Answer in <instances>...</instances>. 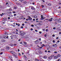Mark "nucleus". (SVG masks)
Masks as SVG:
<instances>
[{
    "label": "nucleus",
    "mask_w": 61,
    "mask_h": 61,
    "mask_svg": "<svg viewBox=\"0 0 61 61\" xmlns=\"http://www.w3.org/2000/svg\"><path fill=\"white\" fill-rule=\"evenodd\" d=\"M48 60H49V61H50L51 60H52V57L51 56H49L48 57Z\"/></svg>",
    "instance_id": "1"
},
{
    "label": "nucleus",
    "mask_w": 61,
    "mask_h": 61,
    "mask_svg": "<svg viewBox=\"0 0 61 61\" xmlns=\"http://www.w3.org/2000/svg\"><path fill=\"white\" fill-rule=\"evenodd\" d=\"M28 17H29L28 19L29 20H32V18H31V16H28Z\"/></svg>",
    "instance_id": "2"
},
{
    "label": "nucleus",
    "mask_w": 61,
    "mask_h": 61,
    "mask_svg": "<svg viewBox=\"0 0 61 61\" xmlns=\"http://www.w3.org/2000/svg\"><path fill=\"white\" fill-rule=\"evenodd\" d=\"M55 20H56L57 21V22H58V23H59V22H60L61 21V20L60 19H59V20H57V19H56Z\"/></svg>",
    "instance_id": "3"
},
{
    "label": "nucleus",
    "mask_w": 61,
    "mask_h": 61,
    "mask_svg": "<svg viewBox=\"0 0 61 61\" xmlns=\"http://www.w3.org/2000/svg\"><path fill=\"white\" fill-rule=\"evenodd\" d=\"M25 34V32H23L20 33V35H21V36H23V35H24Z\"/></svg>",
    "instance_id": "4"
},
{
    "label": "nucleus",
    "mask_w": 61,
    "mask_h": 61,
    "mask_svg": "<svg viewBox=\"0 0 61 61\" xmlns=\"http://www.w3.org/2000/svg\"><path fill=\"white\" fill-rule=\"evenodd\" d=\"M10 53L11 54H13V55H15V53L13 51H11L10 52Z\"/></svg>",
    "instance_id": "5"
},
{
    "label": "nucleus",
    "mask_w": 61,
    "mask_h": 61,
    "mask_svg": "<svg viewBox=\"0 0 61 61\" xmlns=\"http://www.w3.org/2000/svg\"><path fill=\"white\" fill-rule=\"evenodd\" d=\"M41 18L42 19V20H43V19H44V16H43L42 15H41Z\"/></svg>",
    "instance_id": "6"
},
{
    "label": "nucleus",
    "mask_w": 61,
    "mask_h": 61,
    "mask_svg": "<svg viewBox=\"0 0 61 61\" xmlns=\"http://www.w3.org/2000/svg\"><path fill=\"white\" fill-rule=\"evenodd\" d=\"M54 58L55 59H57L58 58V57L57 56H54Z\"/></svg>",
    "instance_id": "7"
},
{
    "label": "nucleus",
    "mask_w": 61,
    "mask_h": 61,
    "mask_svg": "<svg viewBox=\"0 0 61 61\" xmlns=\"http://www.w3.org/2000/svg\"><path fill=\"white\" fill-rule=\"evenodd\" d=\"M5 20H3L2 21V23L3 24H5Z\"/></svg>",
    "instance_id": "8"
},
{
    "label": "nucleus",
    "mask_w": 61,
    "mask_h": 61,
    "mask_svg": "<svg viewBox=\"0 0 61 61\" xmlns=\"http://www.w3.org/2000/svg\"><path fill=\"white\" fill-rule=\"evenodd\" d=\"M10 48L8 46H7L6 47V49L7 50H8V49H9Z\"/></svg>",
    "instance_id": "9"
},
{
    "label": "nucleus",
    "mask_w": 61,
    "mask_h": 61,
    "mask_svg": "<svg viewBox=\"0 0 61 61\" xmlns=\"http://www.w3.org/2000/svg\"><path fill=\"white\" fill-rule=\"evenodd\" d=\"M24 57L25 58V59H27V57H26V56H25V55H24Z\"/></svg>",
    "instance_id": "10"
},
{
    "label": "nucleus",
    "mask_w": 61,
    "mask_h": 61,
    "mask_svg": "<svg viewBox=\"0 0 61 61\" xmlns=\"http://www.w3.org/2000/svg\"><path fill=\"white\" fill-rule=\"evenodd\" d=\"M31 9L32 10H35V8L33 7H31Z\"/></svg>",
    "instance_id": "11"
},
{
    "label": "nucleus",
    "mask_w": 61,
    "mask_h": 61,
    "mask_svg": "<svg viewBox=\"0 0 61 61\" xmlns=\"http://www.w3.org/2000/svg\"><path fill=\"white\" fill-rule=\"evenodd\" d=\"M43 58H45V59H46L47 58V56H44Z\"/></svg>",
    "instance_id": "12"
},
{
    "label": "nucleus",
    "mask_w": 61,
    "mask_h": 61,
    "mask_svg": "<svg viewBox=\"0 0 61 61\" xmlns=\"http://www.w3.org/2000/svg\"><path fill=\"white\" fill-rule=\"evenodd\" d=\"M61 55L60 54H58L57 55V56L58 57H60Z\"/></svg>",
    "instance_id": "13"
},
{
    "label": "nucleus",
    "mask_w": 61,
    "mask_h": 61,
    "mask_svg": "<svg viewBox=\"0 0 61 61\" xmlns=\"http://www.w3.org/2000/svg\"><path fill=\"white\" fill-rule=\"evenodd\" d=\"M23 18V17H20L19 18L20 19H22Z\"/></svg>",
    "instance_id": "14"
},
{
    "label": "nucleus",
    "mask_w": 61,
    "mask_h": 61,
    "mask_svg": "<svg viewBox=\"0 0 61 61\" xmlns=\"http://www.w3.org/2000/svg\"><path fill=\"white\" fill-rule=\"evenodd\" d=\"M14 56L15 57V58H18V57L14 55Z\"/></svg>",
    "instance_id": "15"
},
{
    "label": "nucleus",
    "mask_w": 61,
    "mask_h": 61,
    "mask_svg": "<svg viewBox=\"0 0 61 61\" xmlns=\"http://www.w3.org/2000/svg\"><path fill=\"white\" fill-rule=\"evenodd\" d=\"M9 17H13V15H9Z\"/></svg>",
    "instance_id": "16"
},
{
    "label": "nucleus",
    "mask_w": 61,
    "mask_h": 61,
    "mask_svg": "<svg viewBox=\"0 0 61 61\" xmlns=\"http://www.w3.org/2000/svg\"><path fill=\"white\" fill-rule=\"evenodd\" d=\"M1 42H5V40H1Z\"/></svg>",
    "instance_id": "17"
},
{
    "label": "nucleus",
    "mask_w": 61,
    "mask_h": 61,
    "mask_svg": "<svg viewBox=\"0 0 61 61\" xmlns=\"http://www.w3.org/2000/svg\"><path fill=\"white\" fill-rule=\"evenodd\" d=\"M4 35H6L7 36L8 35V34H7V32H5V34H4Z\"/></svg>",
    "instance_id": "18"
},
{
    "label": "nucleus",
    "mask_w": 61,
    "mask_h": 61,
    "mask_svg": "<svg viewBox=\"0 0 61 61\" xmlns=\"http://www.w3.org/2000/svg\"><path fill=\"white\" fill-rule=\"evenodd\" d=\"M10 37L11 38V39H12L13 38V36H10Z\"/></svg>",
    "instance_id": "19"
},
{
    "label": "nucleus",
    "mask_w": 61,
    "mask_h": 61,
    "mask_svg": "<svg viewBox=\"0 0 61 61\" xmlns=\"http://www.w3.org/2000/svg\"><path fill=\"white\" fill-rule=\"evenodd\" d=\"M56 44H55L54 45H53V47H55V46H56Z\"/></svg>",
    "instance_id": "20"
},
{
    "label": "nucleus",
    "mask_w": 61,
    "mask_h": 61,
    "mask_svg": "<svg viewBox=\"0 0 61 61\" xmlns=\"http://www.w3.org/2000/svg\"><path fill=\"white\" fill-rule=\"evenodd\" d=\"M34 18H37V16H34Z\"/></svg>",
    "instance_id": "21"
},
{
    "label": "nucleus",
    "mask_w": 61,
    "mask_h": 61,
    "mask_svg": "<svg viewBox=\"0 0 61 61\" xmlns=\"http://www.w3.org/2000/svg\"><path fill=\"white\" fill-rule=\"evenodd\" d=\"M3 38H6V37L5 36H3Z\"/></svg>",
    "instance_id": "22"
},
{
    "label": "nucleus",
    "mask_w": 61,
    "mask_h": 61,
    "mask_svg": "<svg viewBox=\"0 0 61 61\" xmlns=\"http://www.w3.org/2000/svg\"><path fill=\"white\" fill-rule=\"evenodd\" d=\"M49 21H53V20H51V19H49Z\"/></svg>",
    "instance_id": "23"
},
{
    "label": "nucleus",
    "mask_w": 61,
    "mask_h": 61,
    "mask_svg": "<svg viewBox=\"0 0 61 61\" xmlns=\"http://www.w3.org/2000/svg\"><path fill=\"white\" fill-rule=\"evenodd\" d=\"M10 46H13V44H10Z\"/></svg>",
    "instance_id": "24"
},
{
    "label": "nucleus",
    "mask_w": 61,
    "mask_h": 61,
    "mask_svg": "<svg viewBox=\"0 0 61 61\" xmlns=\"http://www.w3.org/2000/svg\"><path fill=\"white\" fill-rule=\"evenodd\" d=\"M44 36H45V37H46V36H47V35H46V34H45L44 35Z\"/></svg>",
    "instance_id": "25"
},
{
    "label": "nucleus",
    "mask_w": 61,
    "mask_h": 61,
    "mask_svg": "<svg viewBox=\"0 0 61 61\" xmlns=\"http://www.w3.org/2000/svg\"><path fill=\"white\" fill-rule=\"evenodd\" d=\"M4 15V14L3 13H2V14H0L1 15V16H2V15Z\"/></svg>",
    "instance_id": "26"
},
{
    "label": "nucleus",
    "mask_w": 61,
    "mask_h": 61,
    "mask_svg": "<svg viewBox=\"0 0 61 61\" xmlns=\"http://www.w3.org/2000/svg\"><path fill=\"white\" fill-rule=\"evenodd\" d=\"M35 61H39V60L38 59H35Z\"/></svg>",
    "instance_id": "27"
},
{
    "label": "nucleus",
    "mask_w": 61,
    "mask_h": 61,
    "mask_svg": "<svg viewBox=\"0 0 61 61\" xmlns=\"http://www.w3.org/2000/svg\"><path fill=\"white\" fill-rule=\"evenodd\" d=\"M39 54H42V52L41 51H40L39 52Z\"/></svg>",
    "instance_id": "28"
},
{
    "label": "nucleus",
    "mask_w": 61,
    "mask_h": 61,
    "mask_svg": "<svg viewBox=\"0 0 61 61\" xmlns=\"http://www.w3.org/2000/svg\"><path fill=\"white\" fill-rule=\"evenodd\" d=\"M31 26H32V27H34V25L32 24L31 25Z\"/></svg>",
    "instance_id": "29"
},
{
    "label": "nucleus",
    "mask_w": 61,
    "mask_h": 61,
    "mask_svg": "<svg viewBox=\"0 0 61 61\" xmlns=\"http://www.w3.org/2000/svg\"><path fill=\"white\" fill-rule=\"evenodd\" d=\"M16 46V44H14L13 45V46Z\"/></svg>",
    "instance_id": "30"
},
{
    "label": "nucleus",
    "mask_w": 61,
    "mask_h": 61,
    "mask_svg": "<svg viewBox=\"0 0 61 61\" xmlns=\"http://www.w3.org/2000/svg\"><path fill=\"white\" fill-rule=\"evenodd\" d=\"M52 36H53V37H55V35L54 34H53L52 35Z\"/></svg>",
    "instance_id": "31"
},
{
    "label": "nucleus",
    "mask_w": 61,
    "mask_h": 61,
    "mask_svg": "<svg viewBox=\"0 0 61 61\" xmlns=\"http://www.w3.org/2000/svg\"><path fill=\"white\" fill-rule=\"evenodd\" d=\"M60 60V59H58L56 60V61H59Z\"/></svg>",
    "instance_id": "32"
},
{
    "label": "nucleus",
    "mask_w": 61,
    "mask_h": 61,
    "mask_svg": "<svg viewBox=\"0 0 61 61\" xmlns=\"http://www.w3.org/2000/svg\"><path fill=\"white\" fill-rule=\"evenodd\" d=\"M27 3V2H26V1H24V4H26Z\"/></svg>",
    "instance_id": "33"
},
{
    "label": "nucleus",
    "mask_w": 61,
    "mask_h": 61,
    "mask_svg": "<svg viewBox=\"0 0 61 61\" xmlns=\"http://www.w3.org/2000/svg\"><path fill=\"white\" fill-rule=\"evenodd\" d=\"M19 0L21 2H22V1H23V0Z\"/></svg>",
    "instance_id": "34"
},
{
    "label": "nucleus",
    "mask_w": 61,
    "mask_h": 61,
    "mask_svg": "<svg viewBox=\"0 0 61 61\" xmlns=\"http://www.w3.org/2000/svg\"><path fill=\"white\" fill-rule=\"evenodd\" d=\"M51 5V3H49L48 4V5L50 6V5Z\"/></svg>",
    "instance_id": "35"
},
{
    "label": "nucleus",
    "mask_w": 61,
    "mask_h": 61,
    "mask_svg": "<svg viewBox=\"0 0 61 61\" xmlns=\"http://www.w3.org/2000/svg\"><path fill=\"white\" fill-rule=\"evenodd\" d=\"M19 56H21V54L19 53Z\"/></svg>",
    "instance_id": "36"
},
{
    "label": "nucleus",
    "mask_w": 61,
    "mask_h": 61,
    "mask_svg": "<svg viewBox=\"0 0 61 61\" xmlns=\"http://www.w3.org/2000/svg\"><path fill=\"white\" fill-rule=\"evenodd\" d=\"M24 44H27L26 42H24Z\"/></svg>",
    "instance_id": "37"
},
{
    "label": "nucleus",
    "mask_w": 61,
    "mask_h": 61,
    "mask_svg": "<svg viewBox=\"0 0 61 61\" xmlns=\"http://www.w3.org/2000/svg\"><path fill=\"white\" fill-rule=\"evenodd\" d=\"M29 51H28V52H27V53L29 54Z\"/></svg>",
    "instance_id": "38"
},
{
    "label": "nucleus",
    "mask_w": 61,
    "mask_h": 61,
    "mask_svg": "<svg viewBox=\"0 0 61 61\" xmlns=\"http://www.w3.org/2000/svg\"><path fill=\"white\" fill-rule=\"evenodd\" d=\"M14 9H16V8L15 7H14Z\"/></svg>",
    "instance_id": "39"
},
{
    "label": "nucleus",
    "mask_w": 61,
    "mask_h": 61,
    "mask_svg": "<svg viewBox=\"0 0 61 61\" xmlns=\"http://www.w3.org/2000/svg\"><path fill=\"white\" fill-rule=\"evenodd\" d=\"M16 34L17 35H18V33L16 31Z\"/></svg>",
    "instance_id": "40"
},
{
    "label": "nucleus",
    "mask_w": 61,
    "mask_h": 61,
    "mask_svg": "<svg viewBox=\"0 0 61 61\" xmlns=\"http://www.w3.org/2000/svg\"><path fill=\"white\" fill-rule=\"evenodd\" d=\"M9 57L10 58H12V57L11 56H9Z\"/></svg>",
    "instance_id": "41"
},
{
    "label": "nucleus",
    "mask_w": 61,
    "mask_h": 61,
    "mask_svg": "<svg viewBox=\"0 0 61 61\" xmlns=\"http://www.w3.org/2000/svg\"><path fill=\"white\" fill-rule=\"evenodd\" d=\"M54 53H57V52L56 51H54Z\"/></svg>",
    "instance_id": "42"
},
{
    "label": "nucleus",
    "mask_w": 61,
    "mask_h": 61,
    "mask_svg": "<svg viewBox=\"0 0 61 61\" xmlns=\"http://www.w3.org/2000/svg\"><path fill=\"white\" fill-rule=\"evenodd\" d=\"M37 42H38V41H35V42L36 43H36H37Z\"/></svg>",
    "instance_id": "43"
},
{
    "label": "nucleus",
    "mask_w": 61,
    "mask_h": 61,
    "mask_svg": "<svg viewBox=\"0 0 61 61\" xmlns=\"http://www.w3.org/2000/svg\"><path fill=\"white\" fill-rule=\"evenodd\" d=\"M59 49H61V46H60L59 47Z\"/></svg>",
    "instance_id": "44"
},
{
    "label": "nucleus",
    "mask_w": 61,
    "mask_h": 61,
    "mask_svg": "<svg viewBox=\"0 0 61 61\" xmlns=\"http://www.w3.org/2000/svg\"><path fill=\"white\" fill-rule=\"evenodd\" d=\"M0 39H3V37H0Z\"/></svg>",
    "instance_id": "45"
},
{
    "label": "nucleus",
    "mask_w": 61,
    "mask_h": 61,
    "mask_svg": "<svg viewBox=\"0 0 61 61\" xmlns=\"http://www.w3.org/2000/svg\"><path fill=\"white\" fill-rule=\"evenodd\" d=\"M20 28H24V27L23 26H21V27Z\"/></svg>",
    "instance_id": "46"
},
{
    "label": "nucleus",
    "mask_w": 61,
    "mask_h": 61,
    "mask_svg": "<svg viewBox=\"0 0 61 61\" xmlns=\"http://www.w3.org/2000/svg\"><path fill=\"white\" fill-rule=\"evenodd\" d=\"M24 25H25V24H24V23L22 24V26H24Z\"/></svg>",
    "instance_id": "47"
},
{
    "label": "nucleus",
    "mask_w": 61,
    "mask_h": 61,
    "mask_svg": "<svg viewBox=\"0 0 61 61\" xmlns=\"http://www.w3.org/2000/svg\"><path fill=\"white\" fill-rule=\"evenodd\" d=\"M13 13H14V14H15V11H13Z\"/></svg>",
    "instance_id": "48"
},
{
    "label": "nucleus",
    "mask_w": 61,
    "mask_h": 61,
    "mask_svg": "<svg viewBox=\"0 0 61 61\" xmlns=\"http://www.w3.org/2000/svg\"><path fill=\"white\" fill-rule=\"evenodd\" d=\"M46 32H47V31H48V29H46Z\"/></svg>",
    "instance_id": "49"
},
{
    "label": "nucleus",
    "mask_w": 61,
    "mask_h": 61,
    "mask_svg": "<svg viewBox=\"0 0 61 61\" xmlns=\"http://www.w3.org/2000/svg\"><path fill=\"white\" fill-rule=\"evenodd\" d=\"M39 34H41V33H42V32H41V31H39Z\"/></svg>",
    "instance_id": "50"
},
{
    "label": "nucleus",
    "mask_w": 61,
    "mask_h": 61,
    "mask_svg": "<svg viewBox=\"0 0 61 61\" xmlns=\"http://www.w3.org/2000/svg\"><path fill=\"white\" fill-rule=\"evenodd\" d=\"M18 26H20V24H19L18 23Z\"/></svg>",
    "instance_id": "51"
},
{
    "label": "nucleus",
    "mask_w": 61,
    "mask_h": 61,
    "mask_svg": "<svg viewBox=\"0 0 61 61\" xmlns=\"http://www.w3.org/2000/svg\"><path fill=\"white\" fill-rule=\"evenodd\" d=\"M33 29L32 28H31L30 29V30H31V31H33Z\"/></svg>",
    "instance_id": "52"
},
{
    "label": "nucleus",
    "mask_w": 61,
    "mask_h": 61,
    "mask_svg": "<svg viewBox=\"0 0 61 61\" xmlns=\"http://www.w3.org/2000/svg\"><path fill=\"white\" fill-rule=\"evenodd\" d=\"M53 43H55V40H53Z\"/></svg>",
    "instance_id": "53"
},
{
    "label": "nucleus",
    "mask_w": 61,
    "mask_h": 61,
    "mask_svg": "<svg viewBox=\"0 0 61 61\" xmlns=\"http://www.w3.org/2000/svg\"><path fill=\"white\" fill-rule=\"evenodd\" d=\"M42 1L44 3V2H45V0H42Z\"/></svg>",
    "instance_id": "54"
},
{
    "label": "nucleus",
    "mask_w": 61,
    "mask_h": 61,
    "mask_svg": "<svg viewBox=\"0 0 61 61\" xmlns=\"http://www.w3.org/2000/svg\"><path fill=\"white\" fill-rule=\"evenodd\" d=\"M8 19L9 20V19H10V17H8Z\"/></svg>",
    "instance_id": "55"
},
{
    "label": "nucleus",
    "mask_w": 61,
    "mask_h": 61,
    "mask_svg": "<svg viewBox=\"0 0 61 61\" xmlns=\"http://www.w3.org/2000/svg\"><path fill=\"white\" fill-rule=\"evenodd\" d=\"M21 41V39H20L19 40H18L19 41Z\"/></svg>",
    "instance_id": "56"
},
{
    "label": "nucleus",
    "mask_w": 61,
    "mask_h": 61,
    "mask_svg": "<svg viewBox=\"0 0 61 61\" xmlns=\"http://www.w3.org/2000/svg\"><path fill=\"white\" fill-rule=\"evenodd\" d=\"M16 31H17V32H18V30H17V29H16Z\"/></svg>",
    "instance_id": "57"
},
{
    "label": "nucleus",
    "mask_w": 61,
    "mask_h": 61,
    "mask_svg": "<svg viewBox=\"0 0 61 61\" xmlns=\"http://www.w3.org/2000/svg\"><path fill=\"white\" fill-rule=\"evenodd\" d=\"M43 47V46H42L41 47H40L39 48H42V47Z\"/></svg>",
    "instance_id": "58"
},
{
    "label": "nucleus",
    "mask_w": 61,
    "mask_h": 61,
    "mask_svg": "<svg viewBox=\"0 0 61 61\" xmlns=\"http://www.w3.org/2000/svg\"><path fill=\"white\" fill-rule=\"evenodd\" d=\"M35 31H36V32H37V30H35Z\"/></svg>",
    "instance_id": "59"
},
{
    "label": "nucleus",
    "mask_w": 61,
    "mask_h": 61,
    "mask_svg": "<svg viewBox=\"0 0 61 61\" xmlns=\"http://www.w3.org/2000/svg\"><path fill=\"white\" fill-rule=\"evenodd\" d=\"M56 28H55V27H53V29H56Z\"/></svg>",
    "instance_id": "60"
},
{
    "label": "nucleus",
    "mask_w": 61,
    "mask_h": 61,
    "mask_svg": "<svg viewBox=\"0 0 61 61\" xmlns=\"http://www.w3.org/2000/svg\"><path fill=\"white\" fill-rule=\"evenodd\" d=\"M0 55H2V54H3V52H1L0 53Z\"/></svg>",
    "instance_id": "61"
},
{
    "label": "nucleus",
    "mask_w": 61,
    "mask_h": 61,
    "mask_svg": "<svg viewBox=\"0 0 61 61\" xmlns=\"http://www.w3.org/2000/svg\"><path fill=\"white\" fill-rule=\"evenodd\" d=\"M58 39V37H57L56 38V39Z\"/></svg>",
    "instance_id": "62"
},
{
    "label": "nucleus",
    "mask_w": 61,
    "mask_h": 61,
    "mask_svg": "<svg viewBox=\"0 0 61 61\" xmlns=\"http://www.w3.org/2000/svg\"><path fill=\"white\" fill-rule=\"evenodd\" d=\"M33 21H35V19H33Z\"/></svg>",
    "instance_id": "63"
},
{
    "label": "nucleus",
    "mask_w": 61,
    "mask_h": 61,
    "mask_svg": "<svg viewBox=\"0 0 61 61\" xmlns=\"http://www.w3.org/2000/svg\"><path fill=\"white\" fill-rule=\"evenodd\" d=\"M14 16H16V14H14Z\"/></svg>",
    "instance_id": "64"
}]
</instances>
